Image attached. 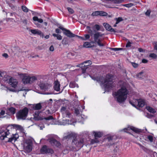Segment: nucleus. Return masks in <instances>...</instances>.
Returning a JSON list of instances; mask_svg holds the SVG:
<instances>
[{
    "label": "nucleus",
    "instance_id": "f257e3e1",
    "mask_svg": "<svg viewBox=\"0 0 157 157\" xmlns=\"http://www.w3.org/2000/svg\"><path fill=\"white\" fill-rule=\"evenodd\" d=\"M21 126L16 124H11L8 125L6 128L5 130L1 129L0 130V139L3 140L6 139L9 142H14L18 138L19 135L17 134H13L11 132V130H21Z\"/></svg>",
    "mask_w": 157,
    "mask_h": 157
},
{
    "label": "nucleus",
    "instance_id": "f03ea898",
    "mask_svg": "<svg viewBox=\"0 0 157 157\" xmlns=\"http://www.w3.org/2000/svg\"><path fill=\"white\" fill-rule=\"evenodd\" d=\"M128 91L124 86L122 87L117 91L113 93V95L115 100L119 104H124L126 100Z\"/></svg>",
    "mask_w": 157,
    "mask_h": 157
},
{
    "label": "nucleus",
    "instance_id": "7ed1b4c3",
    "mask_svg": "<svg viewBox=\"0 0 157 157\" xmlns=\"http://www.w3.org/2000/svg\"><path fill=\"white\" fill-rule=\"evenodd\" d=\"M33 110H37L35 111L33 114L34 118L35 120H43L45 122V124H48L46 122L47 121L54 119L52 116H50L46 117L43 118L40 116V112L38 110L40 109L42 107L41 104L39 103L33 105L31 107Z\"/></svg>",
    "mask_w": 157,
    "mask_h": 157
},
{
    "label": "nucleus",
    "instance_id": "20e7f679",
    "mask_svg": "<svg viewBox=\"0 0 157 157\" xmlns=\"http://www.w3.org/2000/svg\"><path fill=\"white\" fill-rule=\"evenodd\" d=\"M113 79V75H112L108 74L106 75L105 79L101 81L102 84L103 85L105 90L109 91L114 86Z\"/></svg>",
    "mask_w": 157,
    "mask_h": 157
},
{
    "label": "nucleus",
    "instance_id": "39448f33",
    "mask_svg": "<svg viewBox=\"0 0 157 157\" xmlns=\"http://www.w3.org/2000/svg\"><path fill=\"white\" fill-rule=\"evenodd\" d=\"M85 140L83 138H75L72 141V145L73 146L77 147L79 149L82 147L84 144Z\"/></svg>",
    "mask_w": 157,
    "mask_h": 157
},
{
    "label": "nucleus",
    "instance_id": "423d86ee",
    "mask_svg": "<svg viewBox=\"0 0 157 157\" xmlns=\"http://www.w3.org/2000/svg\"><path fill=\"white\" fill-rule=\"evenodd\" d=\"M104 35L99 32H97L94 34V41H92V43H96L100 47H103L105 45L101 42V40L99 38L100 37H102Z\"/></svg>",
    "mask_w": 157,
    "mask_h": 157
},
{
    "label": "nucleus",
    "instance_id": "0eeeda50",
    "mask_svg": "<svg viewBox=\"0 0 157 157\" xmlns=\"http://www.w3.org/2000/svg\"><path fill=\"white\" fill-rule=\"evenodd\" d=\"M29 110L27 107L19 111L17 114V117L19 120H25L27 116Z\"/></svg>",
    "mask_w": 157,
    "mask_h": 157
},
{
    "label": "nucleus",
    "instance_id": "6e6552de",
    "mask_svg": "<svg viewBox=\"0 0 157 157\" xmlns=\"http://www.w3.org/2000/svg\"><path fill=\"white\" fill-rule=\"evenodd\" d=\"M129 103L133 106L136 107V106L139 107H142L145 105L144 101L142 100L139 99H133L132 101L130 100Z\"/></svg>",
    "mask_w": 157,
    "mask_h": 157
},
{
    "label": "nucleus",
    "instance_id": "1a4fd4ad",
    "mask_svg": "<svg viewBox=\"0 0 157 157\" xmlns=\"http://www.w3.org/2000/svg\"><path fill=\"white\" fill-rule=\"evenodd\" d=\"M60 111L63 117L72 118V115L70 113L69 109L67 106H62L60 109Z\"/></svg>",
    "mask_w": 157,
    "mask_h": 157
},
{
    "label": "nucleus",
    "instance_id": "9d476101",
    "mask_svg": "<svg viewBox=\"0 0 157 157\" xmlns=\"http://www.w3.org/2000/svg\"><path fill=\"white\" fill-rule=\"evenodd\" d=\"M92 64V62L90 60H87L84 61L83 63L76 65V67H82V73H84L86 72V70L88 68V66Z\"/></svg>",
    "mask_w": 157,
    "mask_h": 157
},
{
    "label": "nucleus",
    "instance_id": "9b49d317",
    "mask_svg": "<svg viewBox=\"0 0 157 157\" xmlns=\"http://www.w3.org/2000/svg\"><path fill=\"white\" fill-rule=\"evenodd\" d=\"M3 78L4 81H7L12 87L15 88L17 86V82L16 79L12 78H10V77L8 75L6 76V77H4Z\"/></svg>",
    "mask_w": 157,
    "mask_h": 157
},
{
    "label": "nucleus",
    "instance_id": "f8f14e48",
    "mask_svg": "<svg viewBox=\"0 0 157 157\" xmlns=\"http://www.w3.org/2000/svg\"><path fill=\"white\" fill-rule=\"evenodd\" d=\"M38 85L41 90H48L51 87L50 85L44 82L43 80H40V82L38 81Z\"/></svg>",
    "mask_w": 157,
    "mask_h": 157
},
{
    "label": "nucleus",
    "instance_id": "ddd939ff",
    "mask_svg": "<svg viewBox=\"0 0 157 157\" xmlns=\"http://www.w3.org/2000/svg\"><path fill=\"white\" fill-rule=\"evenodd\" d=\"M32 142L31 140H26L23 144L24 149L28 152H30L32 150Z\"/></svg>",
    "mask_w": 157,
    "mask_h": 157
},
{
    "label": "nucleus",
    "instance_id": "4468645a",
    "mask_svg": "<svg viewBox=\"0 0 157 157\" xmlns=\"http://www.w3.org/2000/svg\"><path fill=\"white\" fill-rule=\"evenodd\" d=\"M40 151L42 154H52L54 153L53 149L48 147L46 145H44L41 148Z\"/></svg>",
    "mask_w": 157,
    "mask_h": 157
},
{
    "label": "nucleus",
    "instance_id": "2eb2a0df",
    "mask_svg": "<svg viewBox=\"0 0 157 157\" xmlns=\"http://www.w3.org/2000/svg\"><path fill=\"white\" fill-rule=\"evenodd\" d=\"M93 133L94 135L95 138L91 140V144H93L95 143H98L99 141L98 139V138L101 137L102 135V133L100 132L95 131H93Z\"/></svg>",
    "mask_w": 157,
    "mask_h": 157
},
{
    "label": "nucleus",
    "instance_id": "dca6fc26",
    "mask_svg": "<svg viewBox=\"0 0 157 157\" xmlns=\"http://www.w3.org/2000/svg\"><path fill=\"white\" fill-rule=\"evenodd\" d=\"M130 130H132L136 133H139L142 132V130L141 129L136 128L132 126H129L127 128H124L123 130L125 132L130 133Z\"/></svg>",
    "mask_w": 157,
    "mask_h": 157
},
{
    "label": "nucleus",
    "instance_id": "f3484780",
    "mask_svg": "<svg viewBox=\"0 0 157 157\" xmlns=\"http://www.w3.org/2000/svg\"><path fill=\"white\" fill-rule=\"evenodd\" d=\"M108 15V13L102 11H95L92 13L91 15L93 16H106Z\"/></svg>",
    "mask_w": 157,
    "mask_h": 157
},
{
    "label": "nucleus",
    "instance_id": "a211bd4d",
    "mask_svg": "<svg viewBox=\"0 0 157 157\" xmlns=\"http://www.w3.org/2000/svg\"><path fill=\"white\" fill-rule=\"evenodd\" d=\"M52 144L55 145L57 147H59L61 145L60 143L53 138H50L48 140Z\"/></svg>",
    "mask_w": 157,
    "mask_h": 157
},
{
    "label": "nucleus",
    "instance_id": "6ab92c4d",
    "mask_svg": "<svg viewBox=\"0 0 157 157\" xmlns=\"http://www.w3.org/2000/svg\"><path fill=\"white\" fill-rule=\"evenodd\" d=\"M103 25L106 30L111 32L116 33V32L115 30L112 28V27L108 24L104 23H103Z\"/></svg>",
    "mask_w": 157,
    "mask_h": 157
},
{
    "label": "nucleus",
    "instance_id": "aec40b11",
    "mask_svg": "<svg viewBox=\"0 0 157 157\" xmlns=\"http://www.w3.org/2000/svg\"><path fill=\"white\" fill-rule=\"evenodd\" d=\"M64 34L69 37H74L75 36V35L72 33L69 30L66 29L63 32Z\"/></svg>",
    "mask_w": 157,
    "mask_h": 157
},
{
    "label": "nucleus",
    "instance_id": "412c9836",
    "mask_svg": "<svg viewBox=\"0 0 157 157\" xmlns=\"http://www.w3.org/2000/svg\"><path fill=\"white\" fill-rule=\"evenodd\" d=\"M30 31L32 33L34 34H37L42 36V37H43L44 36L43 33L40 30L38 29H31Z\"/></svg>",
    "mask_w": 157,
    "mask_h": 157
},
{
    "label": "nucleus",
    "instance_id": "4be33fe9",
    "mask_svg": "<svg viewBox=\"0 0 157 157\" xmlns=\"http://www.w3.org/2000/svg\"><path fill=\"white\" fill-rule=\"evenodd\" d=\"M60 83L58 81L56 80L54 82L53 88L55 90L59 91L60 90Z\"/></svg>",
    "mask_w": 157,
    "mask_h": 157
},
{
    "label": "nucleus",
    "instance_id": "5701e85b",
    "mask_svg": "<svg viewBox=\"0 0 157 157\" xmlns=\"http://www.w3.org/2000/svg\"><path fill=\"white\" fill-rule=\"evenodd\" d=\"M153 134L152 135H148L144 136V138L145 140L149 141L150 142H153Z\"/></svg>",
    "mask_w": 157,
    "mask_h": 157
},
{
    "label": "nucleus",
    "instance_id": "b1692460",
    "mask_svg": "<svg viewBox=\"0 0 157 157\" xmlns=\"http://www.w3.org/2000/svg\"><path fill=\"white\" fill-rule=\"evenodd\" d=\"M29 80V76H25L23 78L22 81L24 84H30Z\"/></svg>",
    "mask_w": 157,
    "mask_h": 157
},
{
    "label": "nucleus",
    "instance_id": "393cba45",
    "mask_svg": "<svg viewBox=\"0 0 157 157\" xmlns=\"http://www.w3.org/2000/svg\"><path fill=\"white\" fill-rule=\"evenodd\" d=\"M114 137V136H108L107 139L108 141L110 142L109 144L112 145L114 143V141H113V140Z\"/></svg>",
    "mask_w": 157,
    "mask_h": 157
},
{
    "label": "nucleus",
    "instance_id": "a878e982",
    "mask_svg": "<svg viewBox=\"0 0 157 157\" xmlns=\"http://www.w3.org/2000/svg\"><path fill=\"white\" fill-rule=\"evenodd\" d=\"M29 79L30 84H32L37 80V77L35 76H29Z\"/></svg>",
    "mask_w": 157,
    "mask_h": 157
},
{
    "label": "nucleus",
    "instance_id": "bb28decb",
    "mask_svg": "<svg viewBox=\"0 0 157 157\" xmlns=\"http://www.w3.org/2000/svg\"><path fill=\"white\" fill-rule=\"evenodd\" d=\"M146 109L149 112L152 113H154L156 112V111L155 109L149 106H146Z\"/></svg>",
    "mask_w": 157,
    "mask_h": 157
},
{
    "label": "nucleus",
    "instance_id": "cd10ccee",
    "mask_svg": "<svg viewBox=\"0 0 157 157\" xmlns=\"http://www.w3.org/2000/svg\"><path fill=\"white\" fill-rule=\"evenodd\" d=\"M80 107H78L77 108H75V113L78 117L81 115L80 112H81V111L80 110Z\"/></svg>",
    "mask_w": 157,
    "mask_h": 157
},
{
    "label": "nucleus",
    "instance_id": "c85d7f7f",
    "mask_svg": "<svg viewBox=\"0 0 157 157\" xmlns=\"http://www.w3.org/2000/svg\"><path fill=\"white\" fill-rule=\"evenodd\" d=\"M84 47L86 48H90L94 47V46L91 45L90 43L88 42H85L83 44Z\"/></svg>",
    "mask_w": 157,
    "mask_h": 157
},
{
    "label": "nucleus",
    "instance_id": "c756f323",
    "mask_svg": "<svg viewBox=\"0 0 157 157\" xmlns=\"http://www.w3.org/2000/svg\"><path fill=\"white\" fill-rule=\"evenodd\" d=\"M69 86L70 87L72 88H74L75 87H77V88L78 87V85L76 84L74 82H70L69 84Z\"/></svg>",
    "mask_w": 157,
    "mask_h": 157
},
{
    "label": "nucleus",
    "instance_id": "7c9ffc66",
    "mask_svg": "<svg viewBox=\"0 0 157 157\" xmlns=\"http://www.w3.org/2000/svg\"><path fill=\"white\" fill-rule=\"evenodd\" d=\"M33 20L34 21H37L38 22L42 23L43 22V20L41 18H38L36 16L34 17H33Z\"/></svg>",
    "mask_w": 157,
    "mask_h": 157
},
{
    "label": "nucleus",
    "instance_id": "2f4dec72",
    "mask_svg": "<svg viewBox=\"0 0 157 157\" xmlns=\"http://www.w3.org/2000/svg\"><path fill=\"white\" fill-rule=\"evenodd\" d=\"M136 76L140 79L144 78V72H141L139 73L136 75Z\"/></svg>",
    "mask_w": 157,
    "mask_h": 157
},
{
    "label": "nucleus",
    "instance_id": "473e14b6",
    "mask_svg": "<svg viewBox=\"0 0 157 157\" xmlns=\"http://www.w3.org/2000/svg\"><path fill=\"white\" fill-rule=\"evenodd\" d=\"M66 123L68 124H73L75 122V121L73 119L70 120H66Z\"/></svg>",
    "mask_w": 157,
    "mask_h": 157
},
{
    "label": "nucleus",
    "instance_id": "72a5a7b5",
    "mask_svg": "<svg viewBox=\"0 0 157 157\" xmlns=\"http://www.w3.org/2000/svg\"><path fill=\"white\" fill-rule=\"evenodd\" d=\"M78 117L79 120L80 119V122L83 121L87 118V117L84 115H81Z\"/></svg>",
    "mask_w": 157,
    "mask_h": 157
},
{
    "label": "nucleus",
    "instance_id": "f704fd0d",
    "mask_svg": "<svg viewBox=\"0 0 157 157\" xmlns=\"http://www.w3.org/2000/svg\"><path fill=\"white\" fill-rule=\"evenodd\" d=\"M52 35L54 37H56L57 40H60L62 39V36L59 34L53 33Z\"/></svg>",
    "mask_w": 157,
    "mask_h": 157
},
{
    "label": "nucleus",
    "instance_id": "c9c22d12",
    "mask_svg": "<svg viewBox=\"0 0 157 157\" xmlns=\"http://www.w3.org/2000/svg\"><path fill=\"white\" fill-rule=\"evenodd\" d=\"M9 111L12 114H14L16 112V109L13 107H11L8 109Z\"/></svg>",
    "mask_w": 157,
    "mask_h": 157
},
{
    "label": "nucleus",
    "instance_id": "e433bc0d",
    "mask_svg": "<svg viewBox=\"0 0 157 157\" xmlns=\"http://www.w3.org/2000/svg\"><path fill=\"white\" fill-rule=\"evenodd\" d=\"M62 44L66 45L68 43V39L66 37L64 38L62 40Z\"/></svg>",
    "mask_w": 157,
    "mask_h": 157
},
{
    "label": "nucleus",
    "instance_id": "4c0bfd02",
    "mask_svg": "<svg viewBox=\"0 0 157 157\" xmlns=\"http://www.w3.org/2000/svg\"><path fill=\"white\" fill-rule=\"evenodd\" d=\"M73 136V135L71 134H69L67 136H64L63 137V140H67L71 138Z\"/></svg>",
    "mask_w": 157,
    "mask_h": 157
},
{
    "label": "nucleus",
    "instance_id": "58836bf2",
    "mask_svg": "<svg viewBox=\"0 0 157 157\" xmlns=\"http://www.w3.org/2000/svg\"><path fill=\"white\" fill-rule=\"evenodd\" d=\"M21 9L25 12H27L29 10V9L25 6H21Z\"/></svg>",
    "mask_w": 157,
    "mask_h": 157
},
{
    "label": "nucleus",
    "instance_id": "ea45409f",
    "mask_svg": "<svg viewBox=\"0 0 157 157\" xmlns=\"http://www.w3.org/2000/svg\"><path fill=\"white\" fill-rule=\"evenodd\" d=\"M115 20L116 21V24H117L120 22L122 21L123 20V19L122 17H119L118 18H115Z\"/></svg>",
    "mask_w": 157,
    "mask_h": 157
},
{
    "label": "nucleus",
    "instance_id": "a19ab883",
    "mask_svg": "<svg viewBox=\"0 0 157 157\" xmlns=\"http://www.w3.org/2000/svg\"><path fill=\"white\" fill-rule=\"evenodd\" d=\"M123 49L122 48H111V50H113L115 51H119V50H123Z\"/></svg>",
    "mask_w": 157,
    "mask_h": 157
},
{
    "label": "nucleus",
    "instance_id": "79ce46f5",
    "mask_svg": "<svg viewBox=\"0 0 157 157\" xmlns=\"http://www.w3.org/2000/svg\"><path fill=\"white\" fill-rule=\"evenodd\" d=\"M93 28L96 29L97 31H99L100 29V26L96 24L94 26Z\"/></svg>",
    "mask_w": 157,
    "mask_h": 157
},
{
    "label": "nucleus",
    "instance_id": "37998d69",
    "mask_svg": "<svg viewBox=\"0 0 157 157\" xmlns=\"http://www.w3.org/2000/svg\"><path fill=\"white\" fill-rule=\"evenodd\" d=\"M149 56L153 59H156L157 57V56L154 53H151L150 54Z\"/></svg>",
    "mask_w": 157,
    "mask_h": 157
},
{
    "label": "nucleus",
    "instance_id": "c03bdc74",
    "mask_svg": "<svg viewBox=\"0 0 157 157\" xmlns=\"http://www.w3.org/2000/svg\"><path fill=\"white\" fill-rule=\"evenodd\" d=\"M67 9L70 14H72L74 13V11L70 7H68Z\"/></svg>",
    "mask_w": 157,
    "mask_h": 157
},
{
    "label": "nucleus",
    "instance_id": "a18cd8bd",
    "mask_svg": "<svg viewBox=\"0 0 157 157\" xmlns=\"http://www.w3.org/2000/svg\"><path fill=\"white\" fill-rule=\"evenodd\" d=\"M145 116L149 118H151L153 117V115L147 113L146 114Z\"/></svg>",
    "mask_w": 157,
    "mask_h": 157
},
{
    "label": "nucleus",
    "instance_id": "49530a36",
    "mask_svg": "<svg viewBox=\"0 0 157 157\" xmlns=\"http://www.w3.org/2000/svg\"><path fill=\"white\" fill-rule=\"evenodd\" d=\"M154 50L157 51V42H154L153 43Z\"/></svg>",
    "mask_w": 157,
    "mask_h": 157
},
{
    "label": "nucleus",
    "instance_id": "de8ad7c7",
    "mask_svg": "<svg viewBox=\"0 0 157 157\" xmlns=\"http://www.w3.org/2000/svg\"><path fill=\"white\" fill-rule=\"evenodd\" d=\"M132 65L133 66V67L134 68H136L138 66V64L134 63H132Z\"/></svg>",
    "mask_w": 157,
    "mask_h": 157
},
{
    "label": "nucleus",
    "instance_id": "09e8293b",
    "mask_svg": "<svg viewBox=\"0 0 157 157\" xmlns=\"http://www.w3.org/2000/svg\"><path fill=\"white\" fill-rule=\"evenodd\" d=\"M151 10H147L145 13V14L147 16H149L151 13Z\"/></svg>",
    "mask_w": 157,
    "mask_h": 157
},
{
    "label": "nucleus",
    "instance_id": "8fccbe9b",
    "mask_svg": "<svg viewBox=\"0 0 157 157\" xmlns=\"http://www.w3.org/2000/svg\"><path fill=\"white\" fill-rule=\"evenodd\" d=\"M84 36L85 37V38H85V40L89 39L90 38V36L88 34H85L84 35Z\"/></svg>",
    "mask_w": 157,
    "mask_h": 157
},
{
    "label": "nucleus",
    "instance_id": "3c124183",
    "mask_svg": "<svg viewBox=\"0 0 157 157\" xmlns=\"http://www.w3.org/2000/svg\"><path fill=\"white\" fill-rule=\"evenodd\" d=\"M75 36L78 37V38L82 40H85V38L83 37L80 36H79L77 35H75Z\"/></svg>",
    "mask_w": 157,
    "mask_h": 157
},
{
    "label": "nucleus",
    "instance_id": "603ef678",
    "mask_svg": "<svg viewBox=\"0 0 157 157\" xmlns=\"http://www.w3.org/2000/svg\"><path fill=\"white\" fill-rule=\"evenodd\" d=\"M131 43L130 41H128L126 45V47L127 48L130 47L131 46Z\"/></svg>",
    "mask_w": 157,
    "mask_h": 157
},
{
    "label": "nucleus",
    "instance_id": "864d4df0",
    "mask_svg": "<svg viewBox=\"0 0 157 157\" xmlns=\"http://www.w3.org/2000/svg\"><path fill=\"white\" fill-rule=\"evenodd\" d=\"M49 50L50 51L53 52L54 50V48L53 46L52 45L49 48Z\"/></svg>",
    "mask_w": 157,
    "mask_h": 157
},
{
    "label": "nucleus",
    "instance_id": "5fc2aeb1",
    "mask_svg": "<svg viewBox=\"0 0 157 157\" xmlns=\"http://www.w3.org/2000/svg\"><path fill=\"white\" fill-rule=\"evenodd\" d=\"M2 56L6 58H7L8 57V55L7 53H5L2 54Z\"/></svg>",
    "mask_w": 157,
    "mask_h": 157
},
{
    "label": "nucleus",
    "instance_id": "6e6d98bb",
    "mask_svg": "<svg viewBox=\"0 0 157 157\" xmlns=\"http://www.w3.org/2000/svg\"><path fill=\"white\" fill-rule=\"evenodd\" d=\"M56 32L57 33H60L61 31L59 29H56Z\"/></svg>",
    "mask_w": 157,
    "mask_h": 157
},
{
    "label": "nucleus",
    "instance_id": "4d7b16f0",
    "mask_svg": "<svg viewBox=\"0 0 157 157\" xmlns=\"http://www.w3.org/2000/svg\"><path fill=\"white\" fill-rule=\"evenodd\" d=\"M5 113V111L4 110H2L0 112V115H3Z\"/></svg>",
    "mask_w": 157,
    "mask_h": 157
},
{
    "label": "nucleus",
    "instance_id": "13d9d810",
    "mask_svg": "<svg viewBox=\"0 0 157 157\" xmlns=\"http://www.w3.org/2000/svg\"><path fill=\"white\" fill-rule=\"evenodd\" d=\"M148 62V60L145 59H143L142 60V62L144 63H147Z\"/></svg>",
    "mask_w": 157,
    "mask_h": 157
},
{
    "label": "nucleus",
    "instance_id": "bf43d9fd",
    "mask_svg": "<svg viewBox=\"0 0 157 157\" xmlns=\"http://www.w3.org/2000/svg\"><path fill=\"white\" fill-rule=\"evenodd\" d=\"M39 127L40 128V129L41 130L43 129V128H44V125H39Z\"/></svg>",
    "mask_w": 157,
    "mask_h": 157
},
{
    "label": "nucleus",
    "instance_id": "052dcab7",
    "mask_svg": "<svg viewBox=\"0 0 157 157\" xmlns=\"http://www.w3.org/2000/svg\"><path fill=\"white\" fill-rule=\"evenodd\" d=\"M138 51L140 52H144L143 49L141 48H138Z\"/></svg>",
    "mask_w": 157,
    "mask_h": 157
},
{
    "label": "nucleus",
    "instance_id": "680f3d73",
    "mask_svg": "<svg viewBox=\"0 0 157 157\" xmlns=\"http://www.w3.org/2000/svg\"><path fill=\"white\" fill-rule=\"evenodd\" d=\"M88 32L89 33L91 34H92L93 31L92 30L90 29L88 31Z\"/></svg>",
    "mask_w": 157,
    "mask_h": 157
},
{
    "label": "nucleus",
    "instance_id": "e2e57ef3",
    "mask_svg": "<svg viewBox=\"0 0 157 157\" xmlns=\"http://www.w3.org/2000/svg\"><path fill=\"white\" fill-rule=\"evenodd\" d=\"M59 28L62 30L64 31L66 29H65L62 26H59Z\"/></svg>",
    "mask_w": 157,
    "mask_h": 157
},
{
    "label": "nucleus",
    "instance_id": "0e129e2a",
    "mask_svg": "<svg viewBox=\"0 0 157 157\" xmlns=\"http://www.w3.org/2000/svg\"><path fill=\"white\" fill-rule=\"evenodd\" d=\"M132 4H125L124 5V6H126V7H130L131 6H132Z\"/></svg>",
    "mask_w": 157,
    "mask_h": 157
},
{
    "label": "nucleus",
    "instance_id": "69168bd1",
    "mask_svg": "<svg viewBox=\"0 0 157 157\" xmlns=\"http://www.w3.org/2000/svg\"><path fill=\"white\" fill-rule=\"evenodd\" d=\"M49 37V35H47L45 36V38L46 39H48Z\"/></svg>",
    "mask_w": 157,
    "mask_h": 157
},
{
    "label": "nucleus",
    "instance_id": "338daca9",
    "mask_svg": "<svg viewBox=\"0 0 157 157\" xmlns=\"http://www.w3.org/2000/svg\"><path fill=\"white\" fill-rule=\"evenodd\" d=\"M36 57H39V56L38 55H36V56H32V58H36Z\"/></svg>",
    "mask_w": 157,
    "mask_h": 157
},
{
    "label": "nucleus",
    "instance_id": "774afa93",
    "mask_svg": "<svg viewBox=\"0 0 157 157\" xmlns=\"http://www.w3.org/2000/svg\"><path fill=\"white\" fill-rule=\"evenodd\" d=\"M86 28L88 30V31L91 29L90 27L88 26H87Z\"/></svg>",
    "mask_w": 157,
    "mask_h": 157
}]
</instances>
